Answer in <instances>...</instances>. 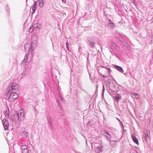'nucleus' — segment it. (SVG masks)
<instances>
[{
	"label": "nucleus",
	"mask_w": 153,
	"mask_h": 153,
	"mask_svg": "<svg viewBox=\"0 0 153 153\" xmlns=\"http://www.w3.org/2000/svg\"><path fill=\"white\" fill-rule=\"evenodd\" d=\"M33 45V44L32 42L26 43L24 45L25 51L27 52H29L28 54V59H27V61L28 62H30L31 58L33 56L32 53L34 50Z\"/></svg>",
	"instance_id": "1"
},
{
	"label": "nucleus",
	"mask_w": 153,
	"mask_h": 153,
	"mask_svg": "<svg viewBox=\"0 0 153 153\" xmlns=\"http://www.w3.org/2000/svg\"><path fill=\"white\" fill-rule=\"evenodd\" d=\"M27 147L25 145L21 146V149L22 153H33V152L34 148L31 144L28 145Z\"/></svg>",
	"instance_id": "2"
},
{
	"label": "nucleus",
	"mask_w": 153,
	"mask_h": 153,
	"mask_svg": "<svg viewBox=\"0 0 153 153\" xmlns=\"http://www.w3.org/2000/svg\"><path fill=\"white\" fill-rule=\"evenodd\" d=\"M18 88V85L16 84L15 83H12V85H9L8 86V88L7 89L8 91V93L7 94L11 93V92H13V90H16Z\"/></svg>",
	"instance_id": "3"
},
{
	"label": "nucleus",
	"mask_w": 153,
	"mask_h": 153,
	"mask_svg": "<svg viewBox=\"0 0 153 153\" xmlns=\"http://www.w3.org/2000/svg\"><path fill=\"white\" fill-rule=\"evenodd\" d=\"M101 134L105 137L109 141V140L111 138V135L107 131L103 130L101 131Z\"/></svg>",
	"instance_id": "4"
},
{
	"label": "nucleus",
	"mask_w": 153,
	"mask_h": 153,
	"mask_svg": "<svg viewBox=\"0 0 153 153\" xmlns=\"http://www.w3.org/2000/svg\"><path fill=\"white\" fill-rule=\"evenodd\" d=\"M11 119L12 121H14L20 120L19 113H17V112L13 114Z\"/></svg>",
	"instance_id": "5"
},
{
	"label": "nucleus",
	"mask_w": 153,
	"mask_h": 153,
	"mask_svg": "<svg viewBox=\"0 0 153 153\" xmlns=\"http://www.w3.org/2000/svg\"><path fill=\"white\" fill-rule=\"evenodd\" d=\"M2 123L4 129L7 130V129L9 126V123L8 121L4 119L3 120Z\"/></svg>",
	"instance_id": "6"
},
{
	"label": "nucleus",
	"mask_w": 153,
	"mask_h": 153,
	"mask_svg": "<svg viewBox=\"0 0 153 153\" xmlns=\"http://www.w3.org/2000/svg\"><path fill=\"white\" fill-rule=\"evenodd\" d=\"M18 97V95L15 93H13L10 94L9 98L12 100H14L16 99Z\"/></svg>",
	"instance_id": "7"
},
{
	"label": "nucleus",
	"mask_w": 153,
	"mask_h": 153,
	"mask_svg": "<svg viewBox=\"0 0 153 153\" xmlns=\"http://www.w3.org/2000/svg\"><path fill=\"white\" fill-rule=\"evenodd\" d=\"M20 134L24 138L27 137L29 135V133L27 132H25L23 129H22L21 130Z\"/></svg>",
	"instance_id": "8"
},
{
	"label": "nucleus",
	"mask_w": 153,
	"mask_h": 153,
	"mask_svg": "<svg viewBox=\"0 0 153 153\" xmlns=\"http://www.w3.org/2000/svg\"><path fill=\"white\" fill-rule=\"evenodd\" d=\"M88 44L89 45L91 46L92 48H93L95 47V42L94 41L91 40H89L88 41Z\"/></svg>",
	"instance_id": "9"
},
{
	"label": "nucleus",
	"mask_w": 153,
	"mask_h": 153,
	"mask_svg": "<svg viewBox=\"0 0 153 153\" xmlns=\"http://www.w3.org/2000/svg\"><path fill=\"white\" fill-rule=\"evenodd\" d=\"M102 145H100L97 146L96 149V152L98 153L102 152Z\"/></svg>",
	"instance_id": "10"
},
{
	"label": "nucleus",
	"mask_w": 153,
	"mask_h": 153,
	"mask_svg": "<svg viewBox=\"0 0 153 153\" xmlns=\"http://www.w3.org/2000/svg\"><path fill=\"white\" fill-rule=\"evenodd\" d=\"M108 23V26L112 28L114 27V23L110 19H108L107 22Z\"/></svg>",
	"instance_id": "11"
},
{
	"label": "nucleus",
	"mask_w": 153,
	"mask_h": 153,
	"mask_svg": "<svg viewBox=\"0 0 153 153\" xmlns=\"http://www.w3.org/2000/svg\"><path fill=\"white\" fill-rule=\"evenodd\" d=\"M18 113H19L20 120H23L24 119V113H23V112H22L21 111H20Z\"/></svg>",
	"instance_id": "12"
},
{
	"label": "nucleus",
	"mask_w": 153,
	"mask_h": 153,
	"mask_svg": "<svg viewBox=\"0 0 153 153\" xmlns=\"http://www.w3.org/2000/svg\"><path fill=\"white\" fill-rule=\"evenodd\" d=\"M115 68L116 69L119 71L120 72L123 73V70L122 68L120 66H118L115 65Z\"/></svg>",
	"instance_id": "13"
},
{
	"label": "nucleus",
	"mask_w": 153,
	"mask_h": 153,
	"mask_svg": "<svg viewBox=\"0 0 153 153\" xmlns=\"http://www.w3.org/2000/svg\"><path fill=\"white\" fill-rule=\"evenodd\" d=\"M111 45L112 48L116 50H118L119 48L117 45L114 42H112Z\"/></svg>",
	"instance_id": "14"
},
{
	"label": "nucleus",
	"mask_w": 153,
	"mask_h": 153,
	"mask_svg": "<svg viewBox=\"0 0 153 153\" xmlns=\"http://www.w3.org/2000/svg\"><path fill=\"white\" fill-rule=\"evenodd\" d=\"M131 137L132 140L134 141V142L137 144L138 145L139 143L138 142V139H137V137L134 136H131Z\"/></svg>",
	"instance_id": "15"
},
{
	"label": "nucleus",
	"mask_w": 153,
	"mask_h": 153,
	"mask_svg": "<svg viewBox=\"0 0 153 153\" xmlns=\"http://www.w3.org/2000/svg\"><path fill=\"white\" fill-rule=\"evenodd\" d=\"M4 113V114L6 118H8L9 117V111L8 108L6 110L5 112Z\"/></svg>",
	"instance_id": "16"
},
{
	"label": "nucleus",
	"mask_w": 153,
	"mask_h": 153,
	"mask_svg": "<svg viewBox=\"0 0 153 153\" xmlns=\"http://www.w3.org/2000/svg\"><path fill=\"white\" fill-rule=\"evenodd\" d=\"M45 3L44 0H39V5L40 8H42L43 7Z\"/></svg>",
	"instance_id": "17"
},
{
	"label": "nucleus",
	"mask_w": 153,
	"mask_h": 153,
	"mask_svg": "<svg viewBox=\"0 0 153 153\" xmlns=\"http://www.w3.org/2000/svg\"><path fill=\"white\" fill-rule=\"evenodd\" d=\"M34 27L35 28H37L39 29H40L41 28V25L40 24H35L33 25Z\"/></svg>",
	"instance_id": "18"
},
{
	"label": "nucleus",
	"mask_w": 153,
	"mask_h": 153,
	"mask_svg": "<svg viewBox=\"0 0 153 153\" xmlns=\"http://www.w3.org/2000/svg\"><path fill=\"white\" fill-rule=\"evenodd\" d=\"M48 122L49 125V126H50L51 127V128L52 129H53V128H54V127L53 126L52 123L51 122V120L48 121Z\"/></svg>",
	"instance_id": "19"
},
{
	"label": "nucleus",
	"mask_w": 153,
	"mask_h": 153,
	"mask_svg": "<svg viewBox=\"0 0 153 153\" xmlns=\"http://www.w3.org/2000/svg\"><path fill=\"white\" fill-rule=\"evenodd\" d=\"M110 145L112 146H113L115 145L116 142L115 141L111 140L109 141Z\"/></svg>",
	"instance_id": "20"
},
{
	"label": "nucleus",
	"mask_w": 153,
	"mask_h": 153,
	"mask_svg": "<svg viewBox=\"0 0 153 153\" xmlns=\"http://www.w3.org/2000/svg\"><path fill=\"white\" fill-rule=\"evenodd\" d=\"M34 26L33 25L32 26H31L30 28H29V32L30 33H32L33 30L35 28L34 27Z\"/></svg>",
	"instance_id": "21"
},
{
	"label": "nucleus",
	"mask_w": 153,
	"mask_h": 153,
	"mask_svg": "<svg viewBox=\"0 0 153 153\" xmlns=\"http://www.w3.org/2000/svg\"><path fill=\"white\" fill-rule=\"evenodd\" d=\"M132 94L136 99H138L139 98V96L138 94L133 92Z\"/></svg>",
	"instance_id": "22"
},
{
	"label": "nucleus",
	"mask_w": 153,
	"mask_h": 153,
	"mask_svg": "<svg viewBox=\"0 0 153 153\" xmlns=\"http://www.w3.org/2000/svg\"><path fill=\"white\" fill-rule=\"evenodd\" d=\"M36 3L35 2L34 3V5L33 6V8H32L33 13H34L35 12L36 8Z\"/></svg>",
	"instance_id": "23"
},
{
	"label": "nucleus",
	"mask_w": 153,
	"mask_h": 153,
	"mask_svg": "<svg viewBox=\"0 0 153 153\" xmlns=\"http://www.w3.org/2000/svg\"><path fill=\"white\" fill-rule=\"evenodd\" d=\"M145 136L146 137H149L150 136V132H147V131L145 132Z\"/></svg>",
	"instance_id": "24"
},
{
	"label": "nucleus",
	"mask_w": 153,
	"mask_h": 153,
	"mask_svg": "<svg viewBox=\"0 0 153 153\" xmlns=\"http://www.w3.org/2000/svg\"><path fill=\"white\" fill-rule=\"evenodd\" d=\"M117 38L121 42L123 41V39L122 37L121 36H118Z\"/></svg>",
	"instance_id": "25"
},
{
	"label": "nucleus",
	"mask_w": 153,
	"mask_h": 153,
	"mask_svg": "<svg viewBox=\"0 0 153 153\" xmlns=\"http://www.w3.org/2000/svg\"><path fill=\"white\" fill-rule=\"evenodd\" d=\"M109 88L111 90L113 91H116L114 89V87H112L111 85L109 86Z\"/></svg>",
	"instance_id": "26"
},
{
	"label": "nucleus",
	"mask_w": 153,
	"mask_h": 153,
	"mask_svg": "<svg viewBox=\"0 0 153 153\" xmlns=\"http://www.w3.org/2000/svg\"><path fill=\"white\" fill-rule=\"evenodd\" d=\"M27 57H28V56H27L26 55L25 56L24 59L22 61V63H23L24 62H26V60L25 61V59H26Z\"/></svg>",
	"instance_id": "27"
},
{
	"label": "nucleus",
	"mask_w": 153,
	"mask_h": 153,
	"mask_svg": "<svg viewBox=\"0 0 153 153\" xmlns=\"http://www.w3.org/2000/svg\"><path fill=\"white\" fill-rule=\"evenodd\" d=\"M124 44V46L126 48H128L129 47V46L127 44V43L126 42H123Z\"/></svg>",
	"instance_id": "28"
},
{
	"label": "nucleus",
	"mask_w": 153,
	"mask_h": 153,
	"mask_svg": "<svg viewBox=\"0 0 153 153\" xmlns=\"http://www.w3.org/2000/svg\"><path fill=\"white\" fill-rule=\"evenodd\" d=\"M131 1L132 3H133L135 5H136L137 4V2L135 0H131Z\"/></svg>",
	"instance_id": "29"
},
{
	"label": "nucleus",
	"mask_w": 153,
	"mask_h": 153,
	"mask_svg": "<svg viewBox=\"0 0 153 153\" xmlns=\"http://www.w3.org/2000/svg\"><path fill=\"white\" fill-rule=\"evenodd\" d=\"M130 153H138L137 152L134 150H132L130 152Z\"/></svg>",
	"instance_id": "30"
},
{
	"label": "nucleus",
	"mask_w": 153,
	"mask_h": 153,
	"mask_svg": "<svg viewBox=\"0 0 153 153\" xmlns=\"http://www.w3.org/2000/svg\"><path fill=\"white\" fill-rule=\"evenodd\" d=\"M27 74V72L26 71H24V72L22 73V74L23 75H25Z\"/></svg>",
	"instance_id": "31"
},
{
	"label": "nucleus",
	"mask_w": 153,
	"mask_h": 153,
	"mask_svg": "<svg viewBox=\"0 0 153 153\" xmlns=\"http://www.w3.org/2000/svg\"><path fill=\"white\" fill-rule=\"evenodd\" d=\"M47 119L48 121L51 120L50 117L49 116H47Z\"/></svg>",
	"instance_id": "32"
},
{
	"label": "nucleus",
	"mask_w": 153,
	"mask_h": 153,
	"mask_svg": "<svg viewBox=\"0 0 153 153\" xmlns=\"http://www.w3.org/2000/svg\"><path fill=\"white\" fill-rule=\"evenodd\" d=\"M105 69H107V70H108V71L109 72V73L111 71V70L110 69V68H106V67H105Z\"/></svg>",
	"instance_id": "33"
},
{
	"label": "nucleus",
	"mask_w": 153,
	"mask_h": 153,
	"mask_svg": "<svg viewBox=\"0 0 153 153\" xmlns=\"http://www.w3.org/2000/svg\"><path fill=\"white\" fill-rule=\"evenodd\" d=\"M68 42H67L66 43V48H67V49L69 51V48H68Z\"/></svg>",
	"instance_id": "34"
},
{
	"label": "nucleus",
	"mask_w": 153,
	"mask_h": 153,
	"mask_svg": "<svg viewBox=\"0 0 153 153\" xmlns=\"http://www.w3.org/2000/svg\"><path fill=\"white\" fill-rule=\"evenodd\" d=\"M62 1L64 3H65L66 2V0H62Z\"/></svg>",
	"instance_id": "35"
},
{
	"label": "nucleus",
	"mask_w": 153,
	"mask_h": 153,
	"mask_svg": "<svg viewBox=\"0 0 153 153\" xmlns=\"http://www.w3.org/2000/svg\"><path fill=\"white\" fill-rule=\"evenodd\" d=\"M117 100H119V99H121V97H117Z\"/></svg>",
	"instance_id": "36"
},
{
	"label": "nucleus",
	"mask_w": 153,
	"mask_h": 153,
	"mask_svg": "<svg viewBox=\"0 0 153 153\" xmlns=\"http://www.w3.org/2000/svg\"><path fill=\"white\" fill-rule=\"evenodd\" d=\"M103 89H102V93H103V92H104V91L105 90V88H104V86L103 85Z\"/></svg>",
	"instance_id": "37"
},
{
	"label": "nucleus",
	"mask_w": 153,
	"mask_h": 153,
	"mask_svg": "<svg viewBox=\"0 0 153 153\" xmlns=\"http://www.w3.org/2000/svg\"><path fill=\"white\" fill-rule=\"evenodd\" d=\"M95 145H97V144H98V143H95Z\"/></svg>",
	"instance_id": "38"
},
{
	"label": "nucleus",
	"mask_w": 153,
	"mask_h": 153,
	"mask_svg": "<svg viewBox=\"0 0 153 153\" xmlns=\"http://www.w3.org/2000/svg\"><path fill=\"white\" fill-rule=\"evenodd\" d=\"M98 44H99V45H100V43H98Z\"/></svg>",
	"instance_id": "39"
},
{
	"label": "nucleus",
	"mask_w": 153,
	"mask_h": 153,
	"mask_svg": "<svg viewBox=\"0 0 153 153\" xmlns=\"http://www.w3.org/2000/svg\"><path fill=\"white\" fill-rule=\"evenodd\" d=\"M103 77H105V76L104 75H103Z\"/></svg>",
	"instance_id": "40"
},
{
	"label": "nucleus",
	"mask_w": 153,
	"mask_h": 153,
	"mask_svg": "<svg viewBox=\"0 0 153 153\" xmlns=\"http://www.w3.org/2000/svg\"><path fill=\"white\" fill-rule=\"evenodd\" d=\"M57 102H58V100H57Z\"/></svg>",
	"instance_id": "41"
}]
</instances>
